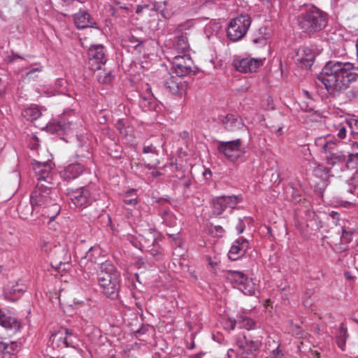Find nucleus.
<instances>
[{
  "mask_svg": "<svg viewBox=\"0 0 358 358\" xmlns=\"http://www.w3.org/2000/svg\"><path fill=\"white\" fill-rule=\"evenodd\" d=\"M317 78L318 85L319 83L324 85L331 95H336L358 80V67H355L350 62L330 60L325 64Z\"/></svg>",
  "mask_w": 358,
  "mask_h": 358,
  "instance_id": "obj_1",
  "label": "nucleus"
},
{
  "mask_svg": "<svg viewBox=\"0 0 358 358\" xmlns=\"http://www.w3.org/2000/svg\"><path fill=\"white\" fill-rule=\"evenodd\" d=\"M315 144L320 152L324 155L327 164L331 166L329 169L324 167L329 175L334 176L341 172L345 166L347 157L338 149L336 141L329 136H320L315 139Z\"/></svg>",
  "mask_w": 358,
  "mask_h": 358,
  "instance_id": "obj_2",
  "label": "nucleus"
},
{
  "mask_svg": "<svg viewBox=\"0 0 358 358\" xmlns=\"http://www.w3.org/2000/svg\"><path fill=\"white\" fill-rule=\"evenodd\" d=\"M298 24L303 32L313 34L327 26V19L326 15L320 10L311 6L299 15Z\"/></svg>",
  "mask_w": 358,
  "mask_h": 358,
  "instance_id": "obj_3",
  "label": "nucleus"
},
{
  "mask_svg": "<svg viewBox=\"0 0 358 358\" xmlns=\"http://www.w3.org/2000/svg\"><path fill=\"white\" fill-rule=\"evenodd\" d=\"M252 19L248 13H242L231 20L227 27V37L236 42L242 39L248 33Z\"/></svg>",
  "mask_w": 358,
  "mask_h": 358,
  "instance_id": "obj_4",
  "label": "nucleus"
},
{
  "mask_svg": "<svg viewBox=\"0 0 358 358\" xmlns=\"http://www.w3.org/2000/svg\"><path fill=\"white\" fill-rule=\"evenodd\" d=\"M67 196L77 208H86L96 200L93 186H85L67 190Z\"/></svg>",
  "mask_w": 358,
  "mask_h": 358,
  "instance_id": "obj_5",
  "label": "nucleus"
},
{
  "mask_svg": "<svg viewBox=\"0 0 358 358\" xmlns=\"http://www.w3.org/2000/svg\"><path fill=\"white\" fill-rule=\"evenodd\" d=\"M52 199L51 188L38 182L30 195V203L36 208V217L41 213V209L52 202Z\"/></svg>",
  "mask_w": 358,
  "mask_h": 358,
  "instance_id": "obj_6",
  "label": "nucleus"
},
{
  "mask_svg": "<svg viewBox=\"0 0 358 358\" xmlns=\"http://www.w3.org/2000/svg\"><path fill=\"white\" fill-rule=\"evenodd\" d=\"M104 262L102 261L100 250L96 247H91L85 256L81 258L80 265L83 268L84 272L90 276L95 271L101 270Z\"/></svg>",
  "mask_w": 358,
  "mask_h": 358,
  "instance_id": "obj_7",
  "label": "nucleus"
},
{
  "mask_svg": "<svg viewBox=\"0 0 358 358\" xmlns=\"http://www.w3.org/2000/svg\"><path fill=\"white\" fill-rule=\"evenodd\" d=\"M227 278L245 295H252L257 288L256 283L252 279L248 278L243 272L239 271H229Z\"/></svg>",
  "mask_w": 358,
  "mask_h": 358,
  "instance_id": "obj_8",
  "label": "nucleus"
},
{
  "mask_svg": "<svg viewBox=\"0 0 358 358\" xmlns=\"http://www.w3.org/2000/svg\"><path fill=\"white\" fill-rule=\"evenodd\" d=\"M97 279L99 285L111 284L113 286H119L121 276L120 272L110 261H105L101 270L97 271Z\"/></svg>",
  "mask_w": 358,
  "mask_h": 358,
  "instance_id": "obj_9",
  "label": "nucleus"
},
{
  "mask_svg": "<svg viewBox=\"0 0 358 358\" xmlns=\"http://www.w3.org/2000/svg\"><path fill=\"white\" fill-rule=\"evenodd\" d=\"M106 48L103 45H91L88 49V66L90 70L96 71L100 70L106 61Z\"/></svg>",
  "mask_w": 358,
  "mask_h": 358,
  "instance_id": "obj_10",
  "label": "nucleus"
},
{
  "mask_svg": "<svg viewBox=\"0 0 358 358\" xmlns=\"http://www.w3.org/2000/svg\"><path fill=\"white\" fill-rule=\"evenodd\" d=\"M263 64L264 59L253 58L250 56L244 57L236 56L233 60V65L236 70L244 73L257 71Z\"/></svg>",
  "mask_w": 358,
  "mask_h": 358,
  "instance_id": "obj_11",
  "label": "nucleus"
},
{
  "mask_svg": "<svg viewBox=\"0 0 358 358\" xmlns=\"http://www.w3.org/2000/svg\"><path fill=\"white\" fill-rule=\"evenodd\" d=\"M217 121L222 124L225 130L230 132L236 131H246L247 126L243 122L242 118L234 114L229 113L225 115H220L217 116Z\"/></svg>",
  "mask_w": 358,
  "mask_h": 358,
  "instance_id": "obj_12",
  "label": "nucleus"
},
{
  "mask_svg": "<svg viewBox=\"0 0 358 358\" xmlns=\"http://www.w3.org/2000/svg\"><path fill=\"white\" fill-rule=\"evenodd\" d=\"M192 61L188 55H175L172 58V66L174 72L178 77L190 75Z\"/></svg>",
  "mask_w": 358,
  "mask_h": 358,
  "instance_id": "obj_13",
  "label": "nucleus"
},
{
  "mask_svg": "<svg viewBox=\"0 0 358 358\" xmlns=\"http://www.w3.org/2000/svg\"><path fill=\"white\" fill-rule=\"evenodd\" d=\"M242 141L238 138L229 141H218L217 150L230 160H235L239 157Z\"/></svg>",
  "mask_w": 358,
  "mask_h": 358,
  "instance_id": "obj_14",
  "label": "nucleus"
},
{
  "mask_svg": "<svg viewBox=\"0 0 358 358\" xmlns=\"http://www.w3.org/2000/svg\"><path fill=\"white\" fill-rule=\"evenodd\" d=\"M0 325L13 334L18 332L21 329L20 320L12 311L6 308H0Z\"/></svg>",
  "mask_w": 358,
  "mask_h": 358,
  "instance_id": "obj_15",
  "label": "nucleus"
},
{
  "mask_svg": "<svg viewBox=\"0 0 358 358\" xmlns=\"http://www.w3.org/2000/svg\"><path fill=\"white\" fill-rule=\"evenodd\" d=\"M236 344L239 348L240 354L243 358H250L255 352L259 350L262 343L258 340H252L246 336L239 338Z\"/></svg>",
  "mask_w": 358,
  "mask_h": 358,
  "instance_id": "obj_16",
  "label": "nucleus"
},
{
  "mask_svg": "<svg viewBox=\"0 0 358 358\" xmlns=\"http://www.w3.org/2000/svg\"><path fill=\"white\" fill-rule=\"evenodd\" d=\"M147 41V37L138 29L131 31L124 40L128 46L134 48L139 54L144 51V45Z\"/></svg>",
  "mask_w": 358,
  "mask_h": 358,
  "instance_id": "obj_17",
  "label": "nucleus"
},
{
  "mask_svg": "<svg viewBox=\"0 0 358 358\" xmlns=\"http://www.w3.org/2000/svg\"><path fill=\"white\" fill-rule=\"evenodd\" d=\"M50 256L52 257V266L57 268L62 264H68L71 260V256L67 248L61 245H54Z\"/></svg>",
  "mask_w": 358,
  "mask_h": 358,
  "instance_id": "obj_18",
  "label": "nucleus"
},
{
  "mask_svg": "<svg viewBox=\"0 0 358 358\" xmlns=\"http://www.w3.org/2000/svg\"><path fill=\"white\" fill-rule=\"evenodd\" d=\"M315 58V53L308 47L300 48L296 53V64L301 68L308 69L312 66Z\"/></svg>",
  "mask_w": 358,
  "mask_h": 358,
  "instance_id": "obj_19",
  "label": "nucleus"
},
{
  "mask_svg": "<svg viewBox=\"0 0 358 358\" xmlns=\"http://www.w3.org/2000/svg\"><path fill=\"white\" fill-rule=\"evenodd\" d=\"M249 248L248 241L243 237H239L231 245L228 256L232 261L238 259L243 256Z\"/></svg>",
  "mask_w": 358,
  "mask_h": 358,
  "instance_id": "obj_20",
  "label": "nucleus"
},
{
  "mask_svg": "<svg viewBox=\"0 0 358 358\" xmlns=\"http://www.w3.org/2000/svg\"><path fill=\"white\" fill-rule=\"evenodd\" d=\"M181 78L169 74L165 79L164 86L173 94L181 95L185 89Z\"/></svg>",
  "mask_w": 358,
  "mask_h": 358,
  "instance_id": "obj_21",
  "label": "nucleus"
},
{
  "mask_svg": "<svg viewBox=\"0 0 358 358\" xmlns=\"http://www.w3.org/2000/svg\"><path fill=\"white\" fill-rule=\"evenodd\" d=\"M73 20L76 26L78 29H85L87 27L98 28L96 26V22L85 10H80L78 13L74 14Z\"/></svg>",
  "mask_w": 358,
  "mask_h": 358,
  "instance_id": "obj_22",
  "label": "nucleus"
},
{
  "mask_svg": "<svg viewBox=\"0 0 358 358\" xmlns=\"http://www.w3.org/2000/svg\"><path fill=\"white\" fill-rule=\"evenodd\" d=\"M84 171V165L80 163H72L66 166L62 172V176L65 180L77 178Z\"/></svg>",
  "mask_w": 358,
  "mask_h": 358,
  "instance_id": "obj_23",
  "label": "nucleus"
},
{
  "mask_svg": "<svg viewBox=\"0 0 358 358\" xmlns=\"http://www.w3.org/2000/svg\"><path fill=\"white\" fill-rule=\"evenodd\" d=\"M34 170L39 182L45 181L50 173L52 166L49 162H36L34 164Z\"/></svg>",
  "mask_w": 358,
  "mask_h": 358,
  "instance_id": "obj_24",
  "label": "nucleus"
},
{
  "mask_svg": "<svg viewBox=\"0 0 358 358\" xmlns=\"http://www.w3.org/2000/svg\"><path fill=\"white\" fill-rule=\"evenodd\" d=\"M236 324H238L241 329L250 330L255 328V322L252 319L248 317L245 314H241L237 315L236 320L230 321V329H234Z\"/></svg>",
  "mask_w": 358,
  "mask_h": 358,
  "instance_id": "obj_25",
  "label": "nucleus"
},
{
  "mask_svg": "<svg viewBox=\"0 0 358 358\" xmlns=\"http://www.w3.org/2000/svg\"><path fill=\"white\" fill-rule=\"evenodd\" d=\"M173 47L176 55H187V52L189 50V45L187 36L183 34L177 36L173 41ZM173 55H175V54Z\"/></svg>",
  "mask_w": 358,
  "mask_h": 358,
  "instance_id": "obj_26",
  "label": "nucleus"
},
{
  "mask_svg": "<svg viewBox=\"0 0 358 358\" xmlns=\"http://www.w3.org/2000/svg\"><path fill=\"white\" fill-rule=\"evenodd\" d=\"M42 209L41 213H38V216L41 215L49 218L50 220H54L60 212V206L55 202V199H52V202L49 203L48 205H45Z\"/></svg>",
  "mask_w": 358,
  "mask_h": 358,
  "instance_id": "obj_27",
  "label": "nucleus"
},
{
  "mask_svg": "<svg viewBox=\"0 0 358 358\" xmlns=\"http://www.w3.org/2000/svg\"><path fill=\"white\" fill-rule=\"evenodd\" d=\"M78 148L76 150L78 158H90L91 146L88 140L83 136H78Z\"/></svg>",
  "mask_w": 358,
  "mask_h": 358,
  "instance_id": "obj_28",
  "label": "nucleus"
},
{
  "mask_svg": "<svg viewBox=\"0 0 358 358\" xmlns=\"http://www.w3.org/2000/svg\"><path fill=\"white\" fill-rule=\"evenodd\" d=\"M336 342L338 347L343 351L345 350L346 340L348 338V328L344 323L339 326L338 331L335 336Z\"/></svg>",
  "mask_w": 358,
  "mask_h": 358,
  "instance_id": "obj_29",
  "label": "nucleus"
},
{
  "mask_svg": "<svg viewBox=\"0 0 358 358\" xmlns=\"http://www.w3.org/2000/svg\"><path fill=\"white\" fill-rule=\"evenodd\" d=\"M103 294L110 299H116L119 296L120 285L113 286L111 284L99 285Z\"/></svg>",
  "mask_w": 358,
  "mask_h": 358,
  "instance_id": "obj_30",
  "label": "nucleus"
},
{
  "mask_svg": "<svg viewBox=\"0 0 358 358\" xmlns=\"http://www.w3.org/2000/svg\"><path fill=\"white\" fill-rule=\"evenodd\" d=\"M22 115L28 121L33 122L41 115V113L37 106H32L24 109Z\"/></svg>",
  "mask_w": 358,
  "mask_h": 358,
  "instance_id": "obj_31",
  "label": "nucleus"
},
{
  "mask_svg": "<svg viewBox=\"0 0 358 358\" xmlns=\"http://www.w3.org/2000/svg\"><path fill=\"white\" fill-rule=\"evenodd\" d=\"M213 214L215 215H221L227 208L224 196H219L212 201Z\"/></svg>",
  "mask_w": 358,
  "mask_h": 358,
  "instance_id": "obj_32",
  "label": "nucleus"
},
{
  "mask_svg": "<svg viewBox=\"0 0 358 358\" xmlns=\"http://www.w3.org/2000/svg\"><path fill=\"white\" fill-rule=\"evenodd\" d=\"M17 210L20 213V216L23 219H27L29 215L34 216L36 214V208L31 204L20 203L17 207Z\"/></svg>",
  "mask_w": 358,
  "mask_h": 358,
  "instance_id": "obj_33",
  "label": "nucleus"
},
{
  "mask_svg": "<svg viewBox=\"0 0 358 358\" xmlns=\"http://www.w3.org/2000/svg\"><path fill=\"white\" fill-rule=\"evenodd\" d=\"M46 128L50 132L56 133L60 131H65L67 128H69V125L63 122L62 120H55L51 122H49L47 124Z\"/></svg>",
  "mask_w": 358,
  "mask_h": 358,
  "instance_id": "obj_34",
  "label": "nucleus"
},
{
  "mask_svg": "<svg viewBox=\"0 0 358 358\" xmlns=\"http://www.w3.org/2000/svg\"><path fill=\"white\" fill-rule=\"evenodd\" d=\"M50 341L52 342V343H58V347L62 346L66 348L69 345L68 338L64 336L62 331H59L58 333L52 334Z\"/></svg>",
  "mask_w": 358,
  "mask_h": 358,
  "instance_id": "obj_35",
  "label": "nucleus"
},
{
  "mask_svg": "<svg viewBox=\"0 0 358 358\" xmlns=\"http://www.w3.org/2000/svg\"><path fill=\"white\" fill-rule=\"evenodd\" d=\"M39 247L43 252L50 255L52 252L54 245L48 238L43 237L40 239Z\"/></svg>",
  "mask_w": 358,
  "mask_h": 358,
  "instance_id": "obj_36",
  "label": "nucleus"
},
{
  "mask_svg": "<svg viewBox=\"0 0 358 358\" xmlns=\"http://www.w3.org/2000/svg\"><path fill=\"white\" fill-rule=\"evenodd\" d=\"M125 204L130 206H135L137 203V197L136 195V190L131 189L127 192L126 196L123 199Z\"/></svg>",
  "mask_w": 358,
  "mask_h": 358,
  "instance_id": "obj_37",
  "label": "nucleus"
},
{
  "mask_svg": "<svg viewBox=\"0 0 358 358\" xmlns=\"http://www.w3.org/2000/svg\"><path fill=\"white\" fill-rule=\"evenodd\" d=\"M98 81L101 83H110L113 80V75L112 74L111 71H106L104 70L102 72H100L97 76Z\"/></svg>",
  "mask_w": 358,
  "mask_h": 358,
  "instance_id": "obj_38",
  "label": "nucleus"
},
{
  "mask_svg": "<svg viewBox=\"0 0 358 358\" xmlns=\"http://www.w3.org/2000/svg\"><path fill=\"white\" fill-rule=\"evenodd\" d=\"M345 167L351 169L358 170V154L352 153L348 156Z\"/></svg>",
  "mask_w": 358,
  "mask_h": 358,
  "instance_id": "obj_39",
  "label": "nucleus"
},
{
  "mask_svg": "<svg viewBox=\"0 0 358 358\" xmlns=\"http://www.w3.org/2000/svg\"><path fill=\"white\" fill-rule=\"evenodd\" d=\"M352 235L353 234L352 231L343 229L342 235L341 236V245H345L350 243V241L352 240Z\"/></svg>",
  "mask_w": 358,
  "mask_h": 358,
  "instance_id": "obj_40",
  "label": "nucleus"
},
{
  "mask_svg": "<svg viewBox=\"0 0 358 358\" xmlns=\"http://www.w3.org/2000/svg\"><path fill=\"white\" fill-rule=\"evenodd\" d=\"M347 126L345 122H342L338 124L336 127V136L340 139H343L346 137L347 134Z\"/></svg>",
  "mask_w": 358,
  "mask_h": 358,
  "instance_id": "obj_41",
  "label": "nucleus"
},
{
  "mask_svg": "<svg viewBox=\"0 0 358 358\" xmlns=\"http://www.w3.org/2000/svg\"><path fill=\"white\" fill-rule=\"evenodd\" d=\"M227 208H234L236 205L240 202V199L238 196L232 195L229 196H224Z\"/></svg>",
  "mask_w": 358,
  "mask_h": 358,
  "instance_id": "obj_42",
  "label": "nucleus"
},
{
  "mask_svg": "<svg viewBox=\"0 0 358 358\" xmlns=\"http://www.w3.org/2000/svg\"><path fill=\"white\" fill-rule=\"evenodd\" d=\"M352 188L349 189L348 192L358 196V170L352 178Z\"/></svg>",
  "mask_w": 358,
  "mask_h": 358,
  "instance_id": "obj_43",
  "label": "nucleus"
},
{
  "mask_svg": "<svg viewBox=\"0 0 358 358\" xmlns=\"http://www.w3.org/2000/svg\"><path fill=\"white\" fill-rule=\"evenodd\" d=\"M346 125L351 129V132L358 134V120L350 118L345 121Z\"/></svg>",
  "mask_w": 358,
  "mask_h": 358,
  "instance_id": "obj_44",
  "label": "nucleus"
},
{
  "mask_svg": "<svg viewBox=\"0 0 358 358\" xmlns=\"http://www.w3.org/2000/svg\"><path fill=\"white\" fill-rule=\"evenodd\" d=\"M21 346V343L18 341H13L10 343H8V347L9 351H7V353H14L15 352H17Z\"/></svg>",
  "mask_w": 358,
  "mask_h": 358,
  "instance_id": "obj_45",
  "label": "nucleus"
},
{
  "mask_svg": "<svg viewBox=\"0 0 358 358\" xmlns=\"http://www.w3.org/2000/svg\"><path fill=\"white\" fill-rule=\"evenodd\" d=\"M66 84V81L62 79L59 78L57 79L55 83V86L57 87V93L58 94H62L64 93L65 87L62 88V87Z\"/></svg>",
  "mask_w": 358,
  "mask_h": 358,
  "instance_id": "obj_46",
  "label": "nucleus"
},
{
  "mask_svg": "<svg viewBox=\"0 0 358 358\" xmlns=\"http://www.w3.org/2000/svg\"><path fill=\"white\" fill-rule=\"evenodd\" d=\"M246 219L245 217L243 219L239 218L238 223L236 226V229L237 230L238 234H241L244 231L245 229V224L244 220Z\"/></svg>",
  "mask_w": 358,
  "mask_h": 358,
  "instance_id": "obj_47",
  "label": "nucleus"
},
{
  "mask_svg": "<svg viewBox=\"0 0 358 358\" xmlns=\"http://www.w3.org/2000/svg\"><path fill=\"white\" fill-rule=\"evenodd\" d=\"M150 254L157 260L160 259L162 257L161 250L159 247L152 248L150 250Z\"/></svg>",
  "mask_w": 358,
  "mask_h": 358,
  "instance_id": "obj_48",
  "label": "nucleus"
},
{
  "mask_svg": "<svg viewBox=\"0 0 358 358\" xmlns=\"http://www.w3.org/2000/svg\"><path fill=\"white\" fill-rule=\"evenodd\" d=\"M143 152L145 154H157V148L155 146H153L152 144L144 145L143 148Z\"/></svg>",
  "mask_w": 358,
  "mask_h": 358,
  "instance_id": "obj_49",
  "label": "nucleus"
},
{
  "mask_svg": "<svg viewBox=\"0 0 358 358\" xmlns=\"http://www.w3.org/2000/svg\"><path fill=\"white\" fill-rule=\"evenodd\" d=\"M68 358H82V355L80 350L76 348H72L67 354Z\"/></svg>",
  "mask_w": 358,
  "mask_h": 358,
  "instance_id": "obj_50",
  "label": "nucleus"
},
{
  "mask_svg": "<svg viewBox=\"0 0 358 358\" xmlns=\"http://www.w3.org/2000/svg\"><path fill=\"white\" fill-rule=\"evenodd\" d=\"M292 331L293 334L297 336L299 338H303L304 334L301 331V328L299 325H293L292 327Z\"/></svg>",
  "mask_w": 358,
  "mask_h": 358,
  "instance_id": "obj_51",
  "label": "nucleus"
},
{
  "mask_svg": "<svg viewBox=\"0 0 358 358\" xmlns=\"http://www.w3.org/2000/svg\"><path fill=\"white\" fill-rule=\"evenodd\" d=\"M166 1H164L163 3H155L153 5L152 9L162 13L164 12V8L166 6Z\"/></svg>",
  "mask_w": 358,
  "mask_h": 358,
  "instance_id": "obj_52",
  "label": "nucleus"
},
{
  "mask_svg": "<svg viewBox=\"0 0 358 358\" xmlns=\"http://www.w3.org/2000/svg\"><path fill=\"white\" fill-rule=\"evenodd\" d=\"M161 216L163 220H168L169 217H173V214L169 208H166L161 213Z\"/></svg>",
  "mask_w": 358,
  "mask_h": 358,
  "instance_id": "obj_53",
  "label": "nucleus"
},
{
  "mask_svg": "<svg viewBox=\"0 0 358 358\" xmlns=\"http://www.w3.org/2000/svg\"><path fill=\"white\" fill-rule=\"evenodd\" d=\"M43 69V67L42 66H40V67H37V68H34L31 70H29V71H27V78H32V76L34 73H35L36 72H41Z\"/></svg>",
  "mask_w": 358,
  "mask_h": 358,
  "instance_id": "obj_54",
  "label": "nucleus"
},
{
  "mask_svg": "<svg viewBox=\"0 0 358 358\" xmlns=\"http://www.w3.org/2000/svg\"><path fill=\"white\" fill-rule=\"evenodd\" d=\"M192 26V21H187L184 24H181L179 27L180 30H187Z\"/></svg>",
  "mask_w": 358,
  "mask_h": 358,
  "instance_id": "obj_55",
  "label": "nucleus"
},
{
  "mask_svg": "<svg viewBox=\"0 0 358 358\" xmlns=\"http://www.w3.org/2000/svg\"><path fill=\"white\" fill-rule=\"evenodd\" d=\"M164 222L169 227H173L176 224V217L173 215V217H169L168 220H163Z\"/></svg>",
  "mask_w": 358,
  "mask_h": 358,
  "instance_id": "obj_56",
  "label": "nucleus"
},
{
  "mask_svg": "<svg viewBox=\"0 0 358 358\" xmlns=\"http://www.w3.org/2000/svg\"><path fill=\"white\" fill-rule=\"evenodd\" d=\"M7 351H9L8 343L0 342V353H7Z\"/></svg>",
  "mask_w": 358,
  "mask_h": 358,
  "instance_id": "obj_57",
  "label": "nucleus"
},
{
  "mask_svg": "<svg viewBox=\"0 0 358 358\" xmlns=\"http://www.w3.org/2000/svg\"><path fill=\"white\" fill-rule=\"evenodd\" d=\"M208 264L209 265L213 268H214L215 266H217V261L216 259H213L212 258L209 257L208 259Z\"/></svg>",
  "mask_w": 358,
  "mask_h": 358,
  "instance_id": "obj_58",
  "label": "nucleus"
},
{
  "mask_svg": "<svg viewBox=\"0 0 358 358\" xmlns=\"http://www.w3.org/2000/svg\"><path fill=\"white\" fill-rule=\"evenodd\" d=\"M273 354L275 358H278V355L281 354V350L279 349V345H278L277 348L273 350Z\"/></svg>",
  "mask_w": 358,
  "mask_h": 358,
  "instance_id": "obj_59",
  "label": "nucleus"
},
{
  "mask_svg": "<svg viewBox=\"0 0 358 358\" xmlns=\"http://www.w3.org/2000/svg\"><path fill=\"white\" fill-rule=\"evenodd\" d=\"M227 357L229 358H236V356L234 355V350L233 349H229L227 351Z\"/></svg>",
  "mask_w": 358,
  "mask_h": 358,
  "instance_id": "obj_60",
  "label": "nucleus"
},
{
  "mask_svg": "<svg viewBox=\"0 0 358 358\" xmlns=\"http://www.w3.org/2000/svg\"><path fill=\"white\" fill-rule=\"evenodd\" d=\"M63 332V334L64 336H71L72 335V331L70 330V329H64L63 331H62Z\"/></svg>",
  "mask_w": 358,
  "mask_h": 358,
  "instance_id": "obj_61",
  "label": "nucleus"
},
{
  "mask_svg": "<svg viewBox=\"0 0 358 358\" xmlns=\"http://www.w3.org/2000/svg\"><path fill=\"white\" fill-rule=\"evenodd\" d=\"M329 216H331L334 219L338 220V213L336 211H331L329 213Z\"/></svg>",
  "mask_w": 358,
  "mask_h": 358,
  "instance_id": "obj_62",
  "label": "nucleus"
},
{
  "mask_svg": "<svg viewBox=\"0 0 358 358\" xmlns=\"http://www.w3.org/2000/svg\"><path fill=\"white\" fill-rule=\"evenodd\" d=\"M353 152L358 154V143H354L352 145Z\"/></svg>",
  "mask_w": 358,
  "mask_h": 358,
  "instance_id": "obj_63",
  "label": "nucleus"
},
{
  "mask_svg": "<svg viewBox=\"0 0 358 358\" xmlns=\"http://www.w3.org/2000/svg\"><path fill=\"white\" fill-rule=\"evenodd\" d=\"M289 287V286L287 285H285L283 287H282V285H281L280 286V290L281 291V292H285Z\"/></svg>",
  "mask_w": 358,
  "mask_h": 358,
  "instance_id": "obj_64",
  "label": "nucleus"
}]
</instances>
